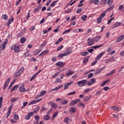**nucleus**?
Segmentation results:
<instances>
[{
    "label": "nucleus",
    "mask_w": 124,
    "mask_h": 124,
    "mask_svg": "<svg viewBox=\"0 0 124 124\" xmlns=\"http://www.w3.org/2000/svg\"><path fill=\"white\" fill-rule=\"evenodd\" d=\"M35 103H36V100H33V101H31L29 104V105H31L32 104H35Z\"/></svg>",
    "instance_id": "obj_57"
},
{
    "label": "nucleus",
    "mask_w": 124,
    "mask_h": 124,
    "mask_svg": "<svg viewBox=\"0 0 124 124\" xmlns=\"http://www.w3.org/2000/svg\"><path fill=\"white\" fill-rule=\"evenodd\" d=\"M108 61L110 62H114V61H115V57H114L113 56H112V57H111L110 58L108 59Z\"/></svg>",
    "instance_id": "obj_54"
},
{
    "label": "nucleus",
    "mask_w": 124,
    "mask_h": 124,
    "mask_svg": "<svg viewBox=\"0 0 124 124\" xmlns=\"http://www.w3.org/2000/svg\"><path fill=\"white\" fill-rule=\"evenodd\" d=\"M87 18H88V16L86 15H83L81 17V19L82 21H86V20H87Z\"/></svg>",
    "instance_id": "obj_32"
},
{
    "label": "nucleus",
    "mask_w": 124,
    "mask_h": 124,
    "mask_svg": "<svg viewBox=\"0 0 124 124\" xmlns=\"http://www.w3.org/2000/svg\"><path fill=\"white\" fill-rule=\"evenodd\" d=\"M48 104H49L51 106V108H53V109H56V108L58 107V105L53 101L49 102Z\"/></svg>",
    "instance_id": "obj_10"
},
{
    "label": "nucleus",
    "mask_w": 124,
    "mask_h": 124,
    "mask_svg": "<svg viewBox=\"0 0 124 124\" xmlns=\"http://www.w3.org/2000/svg\"><path fill=\"white\" fill-rule=\"evenodd\" d=\"M90 98H92V95H90L89 97V96H86L84 98V101L87 102L88 101L89 99H90Z\"/></svg>",
    "instance_id": "obj_36"
},
{
    "label": "nucleus",
    "mask_w": 124,
    "mask_h": 124,
    "mask_svg": "<svg viewBox=\"0 0 124 124\" xmlns=\"http://www.w3.org/2000/svg\"><path fill=\"white\" fill-rule=\"evenodd\" d=\"M2 19H3L4 20H5V21H7V20H8V16H7V15H6V14L3 15L2 16Z\"/></svg>",
    "instance_id": "obj_31"
},
{
    "label": "nucleus",
    "mask_w": 124,
    "mask_h": 124,
    "mask_svg": "<svg viewBox=\"0 0 124 124\" xmlns=\"http://www.w3.org/2000/svg\"><path fill=\"white\" fill-rule=\"evenodd\" d=\"M93 76V73H91L89 74L88 75V78H88V79H90V78H92Z\"/></svg>",
    "instance_id": "obj_53"
},
{
    "label": "nucleus",
    "mask_w": 124,
    "mask_h": 124,
    "mask_svg": "<svg viewBox=\"0 0 124 124\" xmlns=\"http://www.w3.org/2000/svg\"><path fill=\"white\" fill-rule=\"evenodd\" d=\"M44 111H47V108L45 107H42L40 110V112H43Z\"/></svg>",
    "instance_id": "obj_62"
},
{
    "label": "nucleus",
    "mask_w": 124,
    "mask_h": 124,
    "mask_svg": "<svg viewBox=\"0 0 124 124\" xmlns=\"http://www.w3.org/2000/svg\"><path fill=\"white\" fill-rule=\"evenodd\" d=\"M109 81H110V79H109L105 81L103 83L101 84V87H103V86H105V85H106V84H107V83H108Z\"/></svg>",
    "instance_id": "obj_37"
},
{
    "label": "nucleus",
    "mask_w": 124,
    "mask_h": 124,
    "mask_svg": "<svg viewBox=\"0 0 124 124\" xmlns=\"http://www.w3.org/2000/svg\"><path fill=\"white\" fill-rule=\"evenodd\" d=\"M105 54V52H102L100 53L99 54V55H98L96 57V59L98 60H100V58H101V57H102V56H103V55H104Z\"/></svg>",
    "instance_id": "obj_21"
},
{
    "label": "nucleus",
    "mask_w": 124,
    "mask_h": 124,
    "mask_svg": "<svg viewBox=\"0 0 124 124\" xmlns=\"http://www.w3.org/2000/svg\"><path fill=\"white\" fill-rule=\"evenodd\" d=\"M105 54V52H102L100 53L99 54V55H98L96 57V59L98 60H100V58H101V57H102V56H103V55H104Z\"/></svg>",
    "instance_id": "obj_22"
},
{
    "label": "nucleus",
    "mask_w": 124,
    "mask_h": 124,
    "mask_svg": "<svg viewBox=\"0 0 124 124\" xmlns=\"http://www.w3.org/2000/svg\"><path fill=\"white\" fill-rule=\"evenodd\" d=\"M62 80L60 78H56L55 81L54 82L55 84H58V83H62Z\"/></svg>",
    "instance_id": "obj_26"
},
{
    "label": "nucleus",
    "mask_w": 124,
    "mask_h": 124,
    "mask_svg": "<svg viewBox=\"0 0 124 124\" xmlns=\"http://www.w3.org/2000/svg\"><path fill=\"white\" fill-rule=\"evenodd\" d=\"M60 103L62 104V105H65L68 103V100L64 99H62L60 101Z\"/></svg>",
    "instance_id": "obj_18"
},
{
    "label": "nucleus",
    "mask_w": 124,
    "mask_h": 124,
    "mask_svg": "<svg viewBox=\"0 0 124 124\" xmlns=\"http://www.w3.org/2000/svg\"><path fill=\"white\" fill-rule=\"evenodd\" d=\"M70 112V113H75L76 112V108H71Z\"/></svg>",
    "instance_id": "obj_38"
},
{
    "label": "nucleus",
    "mask_w": 124,
    "mask_h": 124,
    "mask_svg": "<svg viewBox=\"0 0 124 124\" xmlns=\"http://www.w3.org/2000/svg\"><path fill=\"white\" fill-rule=\"evenodd\" d=\"M14 20V18L12 17V19H9L8 20V23L7 24V26H8V27H9V26H10V24H11V22H13V20Z\"/></svg>",
    "instance_id": "obj_35"
},
{
    "label": "nucleus",
    "mask_w": 124,
    "mask_h": 124,
    "mask_svg": "<svg viewBox=\"0 0 124 124\" xmlns=\"http://www.w3.org/2000/svg\"><path fill=\"white\" fill-rule=\"evenodd\" d=\"M105 15H106L105 12L103 13L100 15L99 17L97 18V24H100V23H101L102 19L105 17Z\"/></svg>",
    "instance_id": "obj_3"
},
{
    "label": "nucleus",
    "mask_w": 124,
    "mask_h": 124,
    "mask_svg": "<svg viewBox=\"0 0 124 124\" xmlns=\"http://www.w3.org/2000/svg\"><path fill=\"white\" fill-rule=\"evenodd\" d=\"M24 56H25V58H27V57H31V55L30 53H28V52L25 53Z\"/></svg>",
    "instance_id": "obj_56"
},
{
    "label": "nucleus",
    "mask_w": 124,
    "mask_h": 124,
    "mask_svg": "<svg viewBox=\"0 0 124 124\" xmlns=\"http://www.w3.org/2000/svg\"><path fill=\"white\" fill-rule=\"evenodd\" d=\"M114 7V5H113L112 6L110 7L109 8H108L107 11H111V10H112L113 9Z\"/></svg>",
    "instance_id": "obj_59"
},
{
    "label": "nucleus",
    "mask_w": 124,
    "mask_h": 124,
    "mask_svg": "<svg viewBox=\"0 0 124 124\" xmlns=\"http://www.w3.org/2000/svg\"><path fill=\"white\" fill-rule=\"evenodd\" d=\"M19 99L18 98H13L11 99V102H15V101H17Z\"/></svg>",
    "instance_id": "obj_45"
},
{
    "label": "nucleus",
    "mask_w": 124,
    "mask_h": 124,
    "mask_svg": "<svg viewBox=\"0 0 124 124\" xmlns=\"http://www.w3.org/2000/svg\"><path fill=\"white\" fill-rule=\"evenodd\" d=\"M84 2V0H81L80 1V2H79V4L78 5V7H82V6L83 5V2Z\"/></svg>",
    "instance_id": "obj_51"
},
{
    "label": "nucleus",
    "mask_w": 124,
    "mask_h": 124,
    "mask_svg": "<svg viewBox=\"0 0 124 124\" xmlns=\"http://www.w3.org/2000/svg\"><path fill=\"white\" fill-rule=\"evenodd\" d=\"M7 43H8V40L6 39L5 40L2 44V49L5 50V48L6 47V45H7Z\"/></svg>",
    "instance_id": "obj_9"
},
{
    "label": "nucleus",
    "mask_w": 124,
    "mask_h": 124,
    "mask_svg": "<svg viewBox=\"0 0 124 124\" xmlns=\"http://www.w3.org/2000/svg\"><path fill=\"white\" fill-rule=\"evenodd\" d=\"M40 51L41 50H39V49H36V50H35L34 51V55H37V54H39V53H40Z\"/></svg>",
    "instance_id": "obj_61"
},
{
    "label": "nucleus",
    "mask_w": 124,
    "mask_h": 124,
    "mask_svg": "<svg viewBox=\"0 0 124 124\" xmlns=\"http://www.w3.org/2000/svg\"><path fill=\"white\" fill-rule=\"evenodd\" d=\"M91 83L92 84V85H93V84H94V83H95V78H92L91 79Z\"/></svg>",
    "instance_id": "obj_63"
},
{
    "label": "nucleus",
    "mask_w": 124,
    "mask_h": 124,
    "mask_svg": "<svg viewBox=\"0 0 124 124\" xmlns=\"http://www.w3.org/2000/svg\"><path fill=\"white\" fill-rule=\"evenodd\" d=\"M12 108H13V104H12L9 106L8 110V112L7 113V116H6L7 119L8 118V117H9L10 114H11V110H12Z\"/></svg>",
    "instance_id": "obj_6"
},
{
    "label": "nucleus",
    "mask_w": 124,
    "mask_h": 124,
    "mask_svg": "<svg viewBox=\"0 0 124 124\" xmlns=\"http://www.w3.org/2000/svg\"><path fill=\"white\" fill-rule=\"evenodd\" d=\"M62 48H63V46L62 45H61L60 46H59L57 48V51H61V50H62Z\"/></svg>",
    "instance_id": "obj_58"
},
{
    "label": "nucleus",
    "mask_w": 124,
    "mask_h": 124,
    "mask_svg": "<svg viewBox=\"0 0 124 124\" xmlns=\"http://www.w3.org/2000/svg\"><path fill=\"white\" fill-rule=\"evenodd\" d=\"M57 116H58V113L57 112H55L52 116V121H53L55 119V118L57 117Z\"/></svg>",
    "instance_id": "obj_44"
},
{
    "label": "nucleus",
    "mask_w": 124,
    "mask_h": 124,
    "mask_svg": "<svg viewBox=\"0 0 124 124\" xmlns=\"http://www.w3.org/2000/svg\"><path fill=\"white\" fill-rule=\"evenodd\" d=\"M112 3H113V0H108V6H111L112 5Z\"/></svg>",
    "instance_id": "obj_43"
},
{
    "label": "nucleus",
    "mask_w": 124,
    "mask_h": 124,
    "mask_svg": "<svg viewBox=\"0 0 124 124\" xmlns=\"http://www.w3.org/2000/svg\"><path fill=\"white\" fill-rule=\"evenodd\" d=\"M75 93H76V92L74 91L73 92H71V93H68L67 95H68V96H69V95H74V94H75Z\"/></svg>",
    "instance_id": "obj_55"
},
{
    "label": "nucleus",
    "mask_w": 124,
    "mask_h": 124,
    "mask_svg": "<svg viewBox=\"0 0 124 124\" xmlns=\"http://www.w3.org/2000/svg\"><path fill=\"white\" fill-rule=\"evenodd\" d=\"M71 84H73V81H71L68 83L65 84L64 86V90H66L68 87H69Z\"/></svg>",
    "instance_id": "obj_19"
},
{
    "label": "nucleus",
    "mask_w": 124,
    "mask_h": 124,
    "mask_svg": "<svg viewBox=\"0 0 124 124\" xmlns=\"http://www.w3.org/2000/svg\"><path fill=\"white\" fill-rule=\"evenodd\" d=\"M18 88H19V85H15V86H14L11 90V93H12L15 91H16V90H17V89H18Z\"/></svg>",
    "instance_id": "obj_24"
},
{
    "label": "nucleus",
    "mask_w": 124,
    "mask_h": 124,
    "mask_svg": "<svg viewBox=\"0 0 124 124\" xmlns=\"http://www.w3.org/2000/svg\"><path fill=\"white\" fill-rule=\"evenodd\" d=\"M111 109H112V110H114V111H118L119 110V108H118V107L112 106L111 107Z\"/></svg>",
    "instance_id": "obj_49"
},
{
    "label": "nucleus",
    "mask_w": 124,
    "mask_h": 124,
    "mask_svg": "<svg viewBox=\"0 0 124 124\" xmlns=\"http://www.w3.org/2000/svg\"><path fill=\"white\" fill-rule=\"evenodd\" d=\"M123 9H124V5H121L118 8V10L122 11Z\"/></svg>",
    "instance_id": "obj_52"
},
{
    "label": "nucleus",
    "mask_w": 124,
    "mask_h": 124,
    "mask_svg": "<svg viewBox=\"0 0 124 124\" xmlns=\"http://www.w3.org/2000/svg\"><path fill=\"white\" fill-rule=\"evenodd\" d=\"M25 70V68L24 67H21L18 71H17L15 74V77H18V76H20L23 72H24V71Z\"/></svg>",
    "instance_id": "obj_2"
},
{
    "label": "nucleus",
    "mask_w": 124,
    "mask_h": 124,
    "mask_svg": "<svg viewBox=\"0 0 124 124\" xmlns=\"http://www.w3.org/2000/svg\"><path fill=\"white\" fill-rule=\"evenodd\" d=\"M74 71H72L71 70H69L67 71L66 72V75L67 77H69V76H71V75L74 74Z\"/></svg>",
    "instance_id": "obj_14"
},
{
    "label": "nucleus",
    "mask_w": 124,
    "mask_h": 124,
    "mask_svg": "<svg viewBox=\"0 0 124 124\" xmlns=\"http://www.w3.org/2000/svg\"><path fill=\"white\" fill-rule=\"evenodd\" d=\"M114 19H115V18L114 17H111L110 18L108 22V25H109V24H111V23L112 22V21H113V20H114Z\"/></svg>",
    "instance_id": "obj_48"
},
{
    "label": "nucleus",
    "mask_w": 124,
    "mask_h": 124,
    "mask_svg": "<svg viewBox=\"0 0 124 124\" xmlns=\"http://www.w3.org/2000/svg\"><path fill=\"white\" fill-rule=\"evenodd\" d=\"M27 41V39L25 37H22L20 38V43H24V42H26Z\"/></svg>",
    "instance_id": "obj_29"
},
{
    "label": "nucleus",
    "mask_w": 124,
    "mask_h": 124,
    "mask_svg": "<svg viewBox=\"0 0 124 124\" xmlns=\"http://www.w3.org/2000/svg\"><path fill=\"white\" fill-rule=\"evenodd\" d=\"M15 82H16V80H14L11 83L10 85L8 88V90H10V89H11V87H12V86H13V85H14V83H15Z\"/></svg>",
    "instance_id": "obj_34"
},
{
    "label": "nucleus",
    "mask_w": 124,
    "mask_h": 124,
    "mask_svg": "<svg viewBox=\"0 0 124 124\" xmlns=\"http://www.w3.org/2000/svg\"><path fill=\"white\" fill-rule=\"evenodd\" d=\"M123 39H124V34L122 35L118 38H117L116 42V43H119V42H121V41H122V40H123Z\"/></svg>",
    "instance_id": "obj_15"
},
{
    "label": "nucleus",
    "mask_w": 124,
    "mask_h": 124,
    "mask_svg": "<svg viewBox=\"0 0 124 124\" xmlns=\"http://www.w3.org/2000/svg\"><path fill=\"white\" fill-rule=\"evenodd\" d=\"M93 39L94 42V41H95V42H97V41H98V40L100 39V36H96L95 37H94Z\"/></svg>",
    "instance_id": "obj_28"
},
{
    "label": "nucleus",
    "mask_w": 124,
    "mask_h": 124,
    "mask_svg": "<svg viewBox=\"0 0 124 124\" xmlns=\"http://www.w3.org/2000/svg\"><path fill=\"white\" fill-rule=\"evenodd\" d=\"M105 54V52H102L100 53L99 54V55H98L96 57V59L98 60H100V58H101V57H102V56H103V55H104Z\"/></svg>",
    "instance_id": "obj_20"
},
{
    "label": "nucleus",
    "mask_w": 124,
    "mask_h": 124,
    "mask_svg": "<svg viewBox=\"0 0 124 124\" xmlns=\"http://www.w3.org/2000/svg\"><path fill=\"white\" fill-rule=\"evenodd\" d=\"M114 72H115V70H112L111 71H110L108 74L106 75V76L108 77V76H110V75H112V74H113V73H114Z\"/></svg>",
    "instance_id": "obj_46"
},
{
    "label": "nucleus",
    "mask_w": 124,
    "mask_h": 124,
    "mask_svg": "<svg viewBox=\"0 0 124 124\" xmlns=\"http://www.w3.org/2000/svg\"><path fill=\"white\" fill-rule=\"evenodd\" d=\"M39 109H40V107H39V106L36 107L35 108L34 111L32 112V113H33V114H35L36 113H38V111H39Z\"/></svg>",
    "instance_id": "obj_25"
},
{
    "label": "nucleus",
    "mask_w": 124,
    "mask_h": 124,
    "mask_svg": "<svg viewBox=\"0 0 124 124\" xmlns=\"http://www.w3.org/2000/svg\"><path fill=\"white\" fill-rule=\"evenodd\" d=\"M105 54V52H102L100 53L99 54V55H98L96 57V59L98 60H100V58H101V57H102V56H103V55H104Z\"/></svg>",
    "instance_id": "obj_23"
},
{
    "label": "nucleus",
    "mask_w": 124,
    "mask_h": 124,
    "mask_svg": "<svg viewBox=\"0 0 124 124\" xmlns=\"http://www.w3.org/2000/svg\"><path fill=\"white\" fill-rule=\"evenodd\" d=\"M103 69V68H101L98 70H96L94 73V75H97V74H99V73L101 72Z\"/></svg>",
    "instance_id": "obj_27"
},
{
    "label": "nucleus",
    "mask_w": 124,
    "mask_h": 124,
    "mask_svg": "<svg viewBox=\"0 0 124 124\" xmlns=\"http://www.w3.org/2000/svg\"><path fill=\"white\" fill-rule=\"evenodd\" d=\"M88 54L89 52H88V51L81 52L80 53L81 56H82L83 57H84V56H87V55H88Z\"/></svg>",
    "instance_id": "obj_42"
},
{
    "label": "nucleus",
    "mask_w": 124,
    "mask_h": 124,
    "mask_svg": "<svg viewBox=\"0 0 124 124\" xmlns=\"http://www.w3.org/2000/svg\"><path fill=\"white\" fill-rule=\"evenodd\" d=\"M55 65L56 66H58V67H64V65H65V62H58L56 63Z\"/></svg>",
    "instance_id": "obj_5"
},
{
    "label": "nucleus",
    "mask_w": 124,
    "mask_h": 124,
    "mask_svg": "<svg viewBox=\"0 0 124 124\" xmlns=\"http://www.w3.org/2000/svg\"><path fill=\"white\" fill-rule=\"evenodd\" d=\"M46 91L44 90L42 92H41L40 95L38 96V97H39L40 96H43V95H45L46 93Z\"/></svg>",
    "instance_id": "obj_30"
},
{
    "label": "nucleus",
    "mask_w": 124,
    "mask_h": 124,
    "mask_svg": "<svg viewBox=\"0 0 124 124\" xmlns=\"http://www.w3.org/2000/svg\"><path fill=\"white\" fill-rule=\"evenodd\" d=\"M121 22H116L112 25L111 28L112 29H115V28L119 27V26H121Z\"/></svg>",
    "instance_id": "obj_17"
},
{
    "label": "nucleus",
    "mask_w": 124,
    "mask_h": 124,
    "mask_svg": "<svg viewBox=\"0 0 124 124\" xmlns=\"http://www.w3.org/2000/svg\"><path fill=\"white\" fill-rule=\"evenodd\" d=\"M71 30L72 29L71 28V29H69L68 30H66V31H63V33H62V34H64L65 33H68V32H70V31H71Z\"/></svg>",
    "instance_id": "obj_50"
},
{
    "label": "nucleus",
    "mask_w": 124,
    "mask_h": 124,
    "mask_svg": "<svg viewBox=\"0 0 124 124\" xmlns=\"http://www.w3.org/2000/svg\"><path fill=\"white\" fill-rule=\"evenodd\" d=\"M80 101H81V100L80 99L72 100L70 103V106H73V105H75L76 104H77V103L78 102H80Z\"/></svg>",
    "instance_id": "obj_11"
},
{
    "label": "nucleus",
    "mask_w": 124,
    "mask_h": 124,
    "mask_svg": "<svg viewBox=\"0 0 124 124\" xmlns=\"http://www.w3.org/2000/svg\"><path fill=\"white\" fill-rule=\"evenodd\" d=\"M87 41H88V46H92V45H93V44H94V41H93V39L91 40V38H88Z\"/></svg>",
    "instance_id": "obj_13"
},
{
    "label": "nucleus",
    "mask_w": 124,
    "mask_h": 124,
    "mask_svg": "<svg viewBox=\"0 0 124 124\" xmlns=\"http://www.w3.org/2000/svg\"><path fill=\"white\" fill-rule=\"evenodd\" d=\"M19 91L20 93H24L26 92V88H25V84H21L19 87Z\"/></svg>",
    "instance_id": "obj_7"
},
{
    "label": "nucleus",
    "mask_w": 124,
    "mask_h": 124,
    "mask_svg": "<svg viewBox=\"0 0 124 124\" xmlns=\"http://www.w3.org/2000/svg\"><path fill=\"white\" fill-rule=\"evenodd\" d=\"M58 2V0L54 1L53 2H52L51 4H50V6L51 7H54V6H55V4H56V3H57V2Z\"/></svg>",
    "instance_id": "obj_47"
},
{
    "label": "nucleus",
    "mask_w": 124,
    "mask_h": 124,
    "mask_svg": "<svg viewBox=\"0 0 124 124\" xmlns=\"http://www.w3.org/2000/svg\"><path fill=\"white\" fill-rule=\"evenodd\" d=\"M50 118L51 117L50 116H49V115H46L44 117V119L45 120V121H48V120L50 119Z\"/></svg>",
    "instance_id": "obj_40"
},
{
    "label": "nucleus",
    "mask_w": 124,
    "mask_h": 124,
    "mask_svg": "<svg viewBox=\"0 0 124 124\" xmlns=\"http://www.w3.org/2000/svg\"><path fill=\"white\" fill-rule=\"evenodd\" d=\"M10 82V78H8L7 79V80L5 81L4 84V87L3 88V90H5L7 87H8V84H9V82Z\"/></svg>",
    "instance_id": "obj_8"
},
{
    "label": "nucleus",
    "mask_w": 124,
    "mask_h": 124,
    "mask_svg": "<svg viewBox=\"0 0 124 124\" xmlns=\"http://www.w3.org/2000/svg\"><path fill=\"white\" fill-rule=\"evenodd\" d=\"M3 100V97H0V109L2 107V101Z\"/></svg>",
    "instance_id": "obj_41"
},
{
    "label": "nucleus",
    "mask_w": 124,
    "mask_h": 124,
    "mask_svg": "<svg viewBox=\"0 0 124 124\" xmlns=\"http://www.w3.org/2000/svg\"><path fill=\"white\" fill-rule=\"evenodd\" d=\"M87 82H88L87 80L83 79L82 80L78 81V87H84V86H86Z\"/></svg>",
    "instance_id": "obj_4"
},
{
    "label": "nucleus",
    "mask_w": 124,
    "mask_h": 124,
    "mask_svg": "<svg viewBox=\"0 0 124 124\" xmlns=\"http://www.w3.org/2000/svg\"><path fill=\"white\" fill-rule=\"evenodd\" d=\"M14 50H15V53H18V52H19V51H20V48H19V47L18 46H16Z\"/></svg>",
    "instance_id": "obj_39"
},
{
    "label": "nucleus",
    "mask_w": 124,
    "mask_h": 124,
    "mask_svg": "<svg viewBox=\"0 0 124 124\" xmlns=\"http://www.w3.org/2000/svg\"><path fill=\"white\" fill-rule=\"evenodd\" d=\"M33 116V112H29V113L26 116L25 119V120H30L31 117Z\"/></svg>",
    "instance_id": "obj_12"
},
{
    "label": "nucleus",
    "mask_w": 124,
    "mask_h": 124,
    "mask_svg": "<svg viewBox=\"0 0 124 124\" xmlns=\"http://www.w3.org/2000/svg\"><path fill=\"white\" fill-rule=\"evenodd\" d=\"M62 87H63V85H61L58 87H56L55 88L53 89L52 90H50L49 92H50V93H52V92L59 91V90H60V89H62Z\"/></svg>",
    "instance_id": "obj_16"
},
{
    "label": "nucleus",
    "mask_w": 124,
    "mask_h": 124,
    "mask_svg": "<svg viewBox=\"0 0 124 124\" xmlns=\"http://www.w3.org/2000/svg\"><path fill=\"white\" fill-rule=\"evenodd\" d=\"M102 46H103V44H102L99 46H93L91 48H93V49H94L95 50V49H98V48H100V47H101Z\"/></svg>",
    "instance_id": "obj_33"
},
{
    "label": "nucleus",
    "mask_w": 124,
    "mask_h": 124,
    "mask_svg": "<svg viewBox=\"0 0 124 124\" xmlns=\"http://www.w3.org/2000/svg\"><path fill=\"white\" fill-rule=\"evenodd\" d=\"M66 53H61L58 55V58H62V57H65V56H68L69 54H71V53H72V48L69 47L65 50Z\"/></svg>",
    "instance_id": "obj_1"
},
{
    "label": "nucleus",
    "mask_w": 124,
    "mask_h": 124,
    "mask_svg": "<svg viewBox=\"0 0 124 124\" xmlns=\"http://www.w3.org/2000/svg\"><path fill=\"white\" fill-rule=\"evenodd\" d=\"M124 68V66L123 65L119 69L118 72H121V71H123V69Z\"/></svg>",
    "instance_id": "obj_64"
},
{
    "label": "nucleus",
    "mask_w": 124,
    "mask_h": 124,
    "mask_svg": "<svg viewBox=\"0 0 124 124\" xmlns=\"http://www.w3.org/2000/svg\"><path fill=\"white\" fill-rule=\"evenodd\" d=\"M89 62V57L87 59H84V60L83 61V63H84V64H86V63H87V62Z\"/></svg>",
    "instance_id": "obj_60"
}]
</instances>
